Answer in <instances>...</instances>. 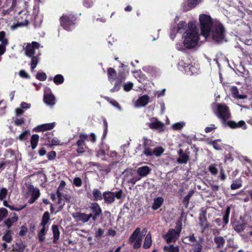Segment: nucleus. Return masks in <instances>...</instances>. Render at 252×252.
I'll use <instances>...</instances> for the list:
<instances>
[{
    "instance_id": "nucleus-1",
    "label": "nucleus",
    "mask_w": 252,
    "mask_h": 252,
    "mask_svg": "<svg viewBox=\"0 0 252 252\" xmlns=\"http://www.w3.org/2000/svg\"><path fill=\"white\" fill-rule=\"evenodd\" d=\"M183 38L186 48L190 49L197 45L199 33L195 22L191 21L189 23L188 28L183 35Z\"/></svg>"
},
{
    "instance_id": "nucleus-2",
    "label": "nucleus",
    "mask_w": 252,
    "mask_h": 252,
    "mask_svg": "<svg viewBox=\"0 0 252 252\" xmlns=\"http://www.w3.org/2000/svg\"><path fill=\"white\" fill-rule=\"evenodd\" d=\"M208 32V35L204 36L205 38L212 39L218 43L226 41L225 29L223 25L219 22H214V24Z\"/></svg>"
},
{
    "instance_id": "nucleus-3",
    "label": "nucleus",
    "mask_w": 252,
    "mask_h": 252,
    "mask_svg": "<svg viewBox=\"0 0 252 252\" xmlns=\"http://www.w3.org/2000/svg\"><path fill=\"white\" fill-rule=\"evenodd\" d=\"M199 21L201 34L203 36H206L209 34L208 31L211 28L214 22L210 15L204 14L199 15Z\"/></svg>"
},
{
    "instance_id": "nucleus-4",
    "label": "nucleus",
    "mask_w": 252,
    "mask_h": 252,
    "mask_svg": "<svg viewBox=\"0 0 252 252\" xmlns=\"http://www.w3.org/2000/svg\"><path fill=\"white\" fill-rule=\"evenodd\" d=\"M215 113L219 118L221 119L222 125L226 126L227 123L226 120L231 116L228 107L225 104H218Z\"/></svg>"
},
{
    "instance_id": "nucleus-5",
    "label": "nucleus",
    "mask_w": 252,
    "mask_h": 252,
    "mask_svg": "<svg viewBox=\"0 0 252 252\" xmlns=\"http://www.w3.org/2000/svg\"><path fill=\"white\" fill-rule=\"evenodd\" d=\"M75 18L72 14H64L60 18L61 26L65 30L71 31L74 28Z\"/></svg>"
},
{
    "instance_id": "nucleus-6",
    "label": "nucleus",
    "mask_w": 252,
    "mask_h": 252,
    "mask_svg": "<svg viewBox=\"0 0 252 252\" xmlns=\"http://www.w3.org/2000/svg\"><path fill=\"white\" fill-rule=\"evenodd\" d=\"M182 229V224L181 223H178L176 228L169 229L167 233L163 236V238L167 243L175 242L180 236Z\"/></svg>"
},
{
    "instance_id": "nucleus-7",
    "label": "nucleus",
    "mask_w": 252,
    "mask_h": 252,
    "mask_svg": "<svg viewBox=\"0 0 252 252\" xmlns=\"http://www.w3.org/2000/svg\"><path fill=\"white\" fill-rule=\"evenodd\" d=\"M140 232V228H136L129 238V243L133 245L134 249H138L141 246L142 239Z\"/></svg>"
},
{
    "instance_id": "nucleus-8",
    "label": "nucleus",
    "mask_w": 252,
    "mask_h": 252,
    "mask_svg": "<svg viewBox=\"0 0 252 252\" xmlns=\"http://www.w3.org/2000/svg\"><path fill=\"white\" fill-rule=\"evenodd\" d=\"M28 191L27 194L30 196L28 203L32 204L39 197L40 195V191L38 189L31 185L28 187Z\"/></svg>"
},
{
    "instance_id": "nucleus-9",
    "label": "nucleus",
    "mask_w": 252,
    "mask_h": 252,
    "mask_svg": "<svg viewBox=\"0 0 252 252\" xmlns=\"http://www.w3.org/2000/svg\"><path fill=\"white\" fill-rule=\"evenodd\" d=\"M141 178L134 172L132 171H126L124 178V182L133 186Z\"/></svg>"
},
{
    "instance_id": "nucleus-10",
    "label": "nucleus",
    "mask_w": 252,
    "mask_h": 252,
    "mask_svg": "<svg viewBox=\"0 0 252 252\" xmlns=\"http://www.w3.org/2000/svg\"><path fill=\"white\" fill-rule=\"evenodd\" d=\"M122 191L121 190L115 192L110 191L104 192L103 194V197L105 202L111 203L115 200V198L119 199L121 197Z\"/></svg>"
},
{
    "instance_id": "nucleus-11",
    "label": "nucleus",
    "mask_w": 252,
    "mask_h": 252,
    "mask_svg": "<svg viewBox=\"0 0 252 252\" xmlns=\"http://www.w3.org/2000/svg\"><path fill=\"white\" fill-rule=\"evenodd\" d=\"M40 44L35 41L32 43H27L25 48L26 55L29 57H32L35 54L36 50H38Z\"/></svg>"
},
{
    "instance_id": "nucleus-12",
    "label": "nucleus",
    "mask_w": 252,
    "mask_h": 252,
    "mask_svg": "<svg viewBox=\"0 0 252 252\" xmlns=\"http://www.w3.org/2000/svg\"><path fill=\"white\" fill-rule=\"evenodd\" d=\"M151 122L148 124L151 129L157 130L160 132L163 131L164 125L157 118H152L151 119Z\"/></svg>"
},
{
    "instance_id": "nucleus-13",
    "label": "nucleus",
    "mask_w": 252,
    "mask_h": 252,
    "mask_svg": "<svg viewBox=\"0 0 252 252\" xmlns=\"http://www.w3.org/2000/svg\"><path fill=\"white\" fill-rule=\"evenodd\" d=\"M50 92L51 90L48 88H47L45 90L44 101L47 105H53L56 103L55 98Z\"/></svg>"
},
{
    "instance_id": "nucleus-14",
    "label": "nucleus",
    "mask_w": 252,
    "mask_h": 252,
    "mask_svg": "<svg viewBox=\"0 0 252 252\" xmlns=\"http://www.w3.org/2000/svg\"><path fill=\"white\" fill-rule=\"evenodd\" d=\"M202 1V0H184L183 8L185 10L188 11L195 8Z\"/></svg>"
},
{
    "instance_id": "nucleus-15",
    "label": "nucleus",
    "mask_w": 252,
    "mask_h": 252,
    "mask_svg": "<svg viewBox=\"0 0 252 252\" xmlns=\"http://www.w3.org/2000/svg\"><path fill=\"white\" fill-rule=\"evenodd\" d=\"M20 13L24 14V17H22L24 19V21H18L16 24L12 25L11 29L13 30H15L19 27L27 26L29 23V18L28 15L27 14V11H22Z\"/></svg>"
},
{
    "instance_id": "nucleus-16",
    "label": "nucleus",
    "mask_w": 252,
    "mask_h": 252,
    "mask_svg": "<svg viewBox=\"0 0 252 252\" xmlns=\"http://www.w3.org/2000/svg\"><path fill=\"white\" fill-rule=\"evenodd\" d=\"M55 125L56 123L55 122L38 125L33 128V131L39 132L45 130H51L55 126Z\"/></svg>"
},
{
    "instance_id": "nucleus-17",
    "label": "nucleus",
    "mask_w": 252,
    "mask_h": 252,
    "mask_svg": "<svg viewBox=\"0 0 252 252\" xmlns=\"http://www.w3.org/2000/svg\"><path fill=\"white\" fill-rule=\"evenodd\" d=\"M90 208L93 213L92 218H93L94 220H95L97 217L101 213V209L97 203H92Z\"/></svg>"
},
{
    "instance_id": "nucleus-18",
    "label": "nucleus",
    "mask_w": 252,
    "mask_h": 252,
    "mask_svg": "<svg viewBox=\"0 0 252 252\" xmlns=\"http://www.w3.org/2000/svg\"><path fill=\"white\" fill-rule=\"evenodd\" d=\"M150 97L147 95H143L138 98L135 103L136 107H141L146 106L149 102Z\"/></svg>"
},
{
    "instance_id": "nucleus-19",
    "label": "nucleus",
    "mask_w": 252,
    "mask_h": 252,
    "mask_svg": "<svg viewBox=\"0 0 252 252\" xmlns=\"http://www.w3.org/2000/svg\"><path fill=\"white\" fill-rule=\"evenodd\" d=\"M87 135L86 134H81L80 135V139L77 142L78 148L77 151L79 153H82L84 152V145L85 140L87 139Z\"/></svg>"
},
{
    "instance_id": "nucleus-20",
    "label": "nucleus",
    "mask_w": 252,
    "mask_h": 252,
    "mask_svg": "<svg viewBox=\"0 0 252 252\" xmlns=\"http://www.w3.org/2000/svg\"><path fill=\"white\" fill-rule=\"evenodd\" d=\"M31 107L30 103H28L25 102H22L20 104V107L17 108L15 109V114L17 117L19 115H22L25 110L30 109Z\"/></svg>"
},
{
    "instance_id": "nucleus-21",
    "label": "nucleus",
    "mask_w": 252,
    "mask_h": 252,
    "mask_svg": "<svg viewBox=\"0 0 252 252\" xmlns=\"http://www.w3.org/2000/svg\"><path fill=\"white\" fill-rule=\"evenodd\" d=\"M151 169L148 166L140 167L137 169L138 176L141 178L147 176L151 172Z\"/></svg>"
},
{
    "instance_id": "nucleus-22",
    "label": "nucleus",
    "mask_w": 252,
    "mask_h": 252,
    "mask_svg": "<svg viewBox=\"0 0 252 252\" xmlns=\"http://www.w3.org/2000/svg\"><path fill=\"white\" fill-rule=\"evenodd\" d=\"M179 155L177 159V162L180 163H186L189 159V155L188 153H184L182 149H180L178 151Z\"/></svg>"
},
{
    "instance_id": "nucleus-23",
    "label": "nucleus",
    "mask_w": 252,
    "mask_h": 252,
    "mask_svg": "<svg viewBox=\"0 0 252 252\" xmlns=\"http://www.w3.org/2000/svg\"><path fill=\"white\" fill-rule=\"evenodd\" d=\"M226 126H228L231 128H235L238 127H243L244 129L246 128V125L244 121H240L236 123L233 121H228L227 123Z\"/></svg>"
},
{
    "instance_id": "nucleus-24",
    "label": "nucleus",
    "mask_w": 252,
    "mask_h": 252,
    "mask_svg": "<svg viewBox=\"0 0 252 252\" xmlns=\"http://www.w3.org/2000/svg\"><path fill=\"white\" fill-rule=\"evenodd\" d=\"M126 78V76L120 73L119 74L118 80L116 81L114 87L110 90L111 92H115L118 91L121 88V84L122 82Z\"/></svg>"
},
{
    "instance_id": "nucleus-25",
    "label": "nucleus",
    "mask_w": 252,
    "mask_h": 252,
    "mask_svg": "<svg viewBox=\"0 0 252 252\" xmlns=\"http://www.w3.org/2000/svg\"><path fill=\"white\" fill-rule=\"evenodd\" d=\"M188 62L186 63L187 64V69H186V73L188 75H192L193 74L198 73V68L197 67H195L192 65L190 64V61H187Z\"/></svg>"
},
{
    "instance_id": "nucleus-26",
    "label": "nucleus",
    "mask_w": 252,
    "mask_h": 252,
    "mask_svg": "<svg viewBox=\"0 0 252 252\" xmlns=\"http://www.w3.org/2000/svg\"><path fill=\"white\" fill-rule=\"evenodd\" d=\"M93 217V214H90L89 215H87L84 213H77L75 216V218H76L79 220H80L83 222H87L91 218Z\"/></svg>"
},
{
    "instance_id": "nucleus-27",
    "label": "nucleus",
    "mask_w": 252,
    "mask_h": 252,
    "mask_svg": "<svg viewBox=\"0 0 252 252\" xmlns=\"http://www.w3.org/2000/svg\"><path fill=\"white\" fill-rule=\"evenodd\" d=\"M65 182L64 181H61L60 182V184L57 189V194L59 199V204L62 203V193L61 192V191L63 190V189L64 188V187L65 186Z\"/></svg>"
},
{
    "instance_id": "nucleus-28",
    "label": "nucleus",
    "mask_w": 252,
    "mask_h": 252,
    "mask_svg": "<svg viewBox=\"0 0 252 252\" xmlns=\"http://www.w3.org/2000/svg\"><path fill=\"white\" fill-rule=\"evenodd\" d=\"M232 96L237 99H245L247 98L245 94H239V92L236 87L233 86L230 89Z\"/></svg>"
},
{
    "instance_id": "nucleus-29",
    "label": "nucleus",
    "mask_w": 252,
    "mask_h": 252,
    "mask_svg": "<svg viewBox=\"0 0 252 252\" xmlns=\"http://www.w3.org/2000/svg\"><path fill=\"white\" fill-rule=\"evenodd\" d=\"M108 78L111 82H113L116 78L117 73L115 70L112 67H109L107 70Z\"/></svg>"
},
{
    "instance_id": "nucleus-30",
    "label": "nucleus",
    "mask_w": 252,
    "mask_h": 252,
    "mask_svg": "<svg viewBox=\"0 0 252 252\" xmlns=\"http://www.w3.org/2000/svg\"><path fill=\"white\" fill-rule=\"evenodd\" d=\"M163 202V198L161 197H158L154 199L152 206V209L154 210L158 209Z\"/></svg>"
},
{
    "instance_id": "nucleus-31",
    "label": "nucleus",
    "mask_w": 252,
    "mask_h": 252,
    "mask_svg": "<svg viewBox=\"0 0 252 252\" xmlns=\"http://www.w3.org/2000/svg\"><path fill=\"white\" fill-rule=\"evenodd\" d=\"M53 234V242L56 243L59 240L60 232L57 225H53L52 227Z\"/></svg>"
},
{
    "instance_id": "nucleus-32",
    "label": "nucleus",
    "mask_w": 252,
    "mask_h": 252,
    "mask_svg": "<svg viewBox=\"0 0 252 252\" xmlns=\"http://www.w3.org/2000/svg\"><path fill=\"white\" fill-rule=\"evenodd\" d=\"M186 123L181 121L173 124L171 126V128L174 130H180L185 126Z\"/></svg>"
},
{
    "instance_id": "nucleus-33",
    "label": "nucleus",
    "mask_w": 252,
    "mask_h": 252,
    "mask_svg": "<svg viewBox=\"0 0 252 252\" xmlns=\"http://www.w3.org/2000/svg\"><path fill=\"white\" fill-rule=\"evenodd\" d=\"M133 74L134 77L136 78L139 82H141L145 79V75L140 70L133 71Z\"/></svg>"
},
{
    "instance_id": "nucleus-34",
    "label": "nucleus",
    "mask_w": 252,
    "mask_h": 252,
    "mask_svg": "<svg viewBox=\"0 0 252 252\" xmlns=\"http://www.w3.org/2000/svg\"><path fill=\"white\" fill-rule=\"evenodd\" d=\"M39 137L37 134H33L32 136L31 139V146L32 149H34L38 144Z\"/></svg>"
},
{
    "instance_id": "nucleus-35",
    "label": "nucleus",
    "mask_w": 252,
    "mask_h": 252,
    "mask_svg": "<svg viewBox=\"0 0 252 252\" xmlns=\"http://www.w3.org/2000/svg\"><path fill=\"white\" fill-rule=\"evenodd\" d=\"M92 193L94 196V200L95 201L100 200L102 199V195L101 191L97 189H94Z\"/></svg>"
},
{
    "instance_id": "nucleus-36",
    "label": "nucleus",
    "mask_w": 252,
    "mask_h": 252,
    "mask_svg": "<svg viewBox=\"0 0 252 252\" xmlns=\"http://www.w3.org/2000/svg\"><path fill=\"white\" fill-rule=\"evenodd\" d=\"M48 229V227H42L40 231L38 232V236L40 242H43L45 240V235Z\"/></svg>"
},
{
    "instance_id": "nucleus-37",
    "label": "nucleus",
    "mask_w": 252,
    "mask_h": 252,
    "mask_svg": "<svg viewBox=\"0 0 252 252\" xmlns=\"http://www.w3.org/2000/svg\"><path fill=\"white\" fill-rule=\"evenodd\" d=\"M2 240L6 243H10L12 240V233L9 230H6L5 233L2 236Z\"/></svg>"
},
{
    "instance_id": "nucleus-38",
    "label": "nucleus",
    "mask_w": 252,
    "mask_h": 252,
    "mask_svg": "<svg viewBox=\"0 0 252 252\" xmlns=\"http://www.w3.org/2000/svg\"><path fill=\"white\" fill-rule=\"evenodd\" d=\"M214 242L217 245V247L221 248L223 246L225 243V240L222 237L218 236L215 237Z\"/></svg>"
},
{
    "instance_id": "nucleus-39",
    "label": "nucleus",
    "mask_w": 252,
    "mask_h": 252,
    "mask_svg": "<svg viewBox=\"0 0 252 252\" xmlns=\"http://www.w3.org/2000/svg\"><path fill=\"white\" fill-rule=\"evenodd\" d=\"M151 244H152L151 235L150 233H148L147 234V235L145 238L143 247L145 249H148L151 246Z\"/></svg>"
},
{
    "instance_id": "nucleus-40",
    "label": "nucleus",
    "mask_w": 252,
    "mask_h": 252,
    "mask_svg": "<svg viewBox=\"0 0 252 252\" xmlns=\"http://www.w3.org/2000/svg\"><path fill=\"white\" fill-rule=\"evenodd\" d=\"M164 251L165 252H179V248L178 246H174L171 245L164 247Z\"/></svg>"
},
{
    "instance_id": "nucleus-41",
    "label": "nucleus",
    "mask_w": 252,
    "mask_h": 252,
    "mask_svg": "<svg viewBox=\"0 0 252 252\" xmlns=\"http://www.w3.org/2000/svg\"><path fill=\"white\" fill-rule=\"evenodd\" d=\"M199 224L203 228L205 229L208 227L204 215H201L199 218Z\"/></svg>"
},
{
    "instance_id": "nucleus-42",
    "label": "nucleus",
    "mask_w": 252,
    "mask_h": 252,
    "mask_svg": "<svg viewBox=\"0 0 252 252\" xmlns=\"http://www.w3.org/2000/svg\"><path fill=\"white\" fill-rule=\"evenodd\" d=\"M105 98L114 107L117 108L119 111H122L121 107L116 100L108 97H105Z\"/></svg>"
},
{
    "instance_id": "nucleus-43",
    "label": "nucleus",
    "mask_w": 252,
    "mask_h": 252,
    "mask_svg": "<svg viewBox=\"0 0 252 252\" xmlns=\"http://www.w3.org/2000/svg\"><path fill=\"white\" fill-rule=\"evenodd\" d=\"M54 82L56 85H60L63 83L64 81V77L61 74L56 75L53 79Z\"/></svg>"
},
{
    "instance_id": "nucleus-44",
    "label": "nucleus",
    "mask_w": 252,
    "mask_h": 252,
    "mask_svg": "<svg viewBox=\"0 0 252 252\" xmlns=\"http://www.w3.org/2000/svg\"><path fill=\"white\" fill-rule=\"evenodd\" d=\"M211 144L213 145L214 149L217 150H220L222 148V143L220 139H217L216 140L211 142Z\"/></svg>"
},
{
    "instance_id": "nucleus-45",
    "label": "nucleus",
    "mask_w": 252,
    "mask_h": 252,
    "mask_svg": "<svg viewBox=\"0 0 252 252\" xmlns=\"http://www.w3.org/2000/svg\"><path fill=\"white\" fill-rule=\"evenodd\" d=\"M189 61L188 59L185 60H181L178 63V68L182 71H184L186 73V69H187V64L186 63Z\"/></svg>"
},
{
    "instance_id": "nucleus-46",
    "label": "nucleus",
    "mask_w": 252,
    "mask_h": 252,
    "mask_svg": "<svg viewBox=\"0 0 252 252\" xmlns=\"http://www.w3.org/2000/svg\"><path fill=\"white\" fill-rule=\"evenodd\" d=\"M31 58V68L33 70L38 63L39 59L37 56H33Z\"/></svg>"
},
{
    "instance_id": "nucleus-47",
    "label": "nucleus",
    "mask_w": 252,
    "mask_h": 252,
    "mask_svg": "<svg viewBox=\"0 0 252 252\" xmlns=\"http://www.w3.org/2000/svg\"><path fill=\"white\" fill-rule=\"evenodd\" d=\"M6 33L4 31L0 32V42L4 45L8 44V40L5 37Z\"/></svg>"
},
{
    "instance_id": "nucleus-48",
    "label": "nucleus",
    "mask_w": 252,
    "mask_h": 252,
    "mask_svg": "<svg viewBox=\"0 0 252 252\" xmlns=\"http://www.w3.org/2000/svg\"><path fill=\"white\" fill-rule=\"evenodd\" d=\"M187 26V23L184 21H180L177 25V31L179 32H182Z\"/></svg>"
},
{
    "instance_id": "nucleus-49",
    "label": "nucleus",
    "mask_w": 252,
    "mask_h": 252,
    "mask_svg": "<svg viewBox=\"0 0 252 252\" xmlns=\"http://www.w3.org/2000/svg\"><path fill=\"white\" fill-rule=\"evenodd\" d=\"M164 152V149L161 147H158L153 150V156H160Z\"/></svg>"
},
{
    "instance_id": "nucleus-50",
    "label": "nucleus",
    "mask_w": 252,
    "mask_h": 252,
    "mask_svg": "<svg viewBox=\"0 0 252 252\" xmlns=\"http://www.w3.org/2000/svg\"><path fill=\"white\" fill-rule=\"evenodd\" d=\"M234 228L238 232H242L245 229V224L242 223H234Z\"/></svg>"
},
{
    "instance_id": "nucleus-51",
    "label": "nucleus",
    "mask_w": 252,
    "mask_h": 252,
    "mask_svg": "<svg viewBox=\"0 0 252 252\" xmlns=\"http://www.w3.org/2000/svg\"><path fill=\"white\" fill-rule=\"evenodd\" d=\"M30 131L28 130H25L22 132V133L19 136L18 138L20 141H23L26 139V138L30 135Z\"/></svg>"
},
{
    "instance_id": "nucleus-52",
    "label": "nucleus",
    "mask_w": 252,
    "mask_h": 252,
    "mask_svg": "<svg viewBox=\"0 0 252 252\" xmlns=\"http://www.w3.org/2000/svg\"><path fill=\"white\" fill-rule=\"evenodd\" d=\"M209 171L211 173L212 175H216L218 172L216 164H211L209 167Z\"/></svg>"
},
{
    "instance_id": "nucleus-53",
    "label": "nucleus",
    "mask_w": 252,
    "mask_h": 252,
    "mask_svg": "<svg viewBox=\"0 0 252 252\" xmlns=\"http://www.w3.org/2000/svg\"><path fill=\"white\" fill-rule=\"evenodd\" d=\"M146 144V142H145ZM153 150L147 147L146 144H145V148L144 151V153L146 156H153Z\"/></svg>"
},
{
    "instance_id": "nucleus-54",
    "label": "nucleus",
    "mask_w": 252,
    "mask_h": 252,
    "mask_svg": "<svg viewBox=\"0 0 252 252\" xmlns=\"http://www.w3.org/2000/svg\"><path fill=\"white\" fill-rule=\"evenodd\" d=\"M7 194V190L5 188H2L0 190V200L4 199Z\"/></svg>"
},
{
    "instance_id": "nucleus-55",
    "label": "nucleus",
    "mask_w": 252,
    "mask_h": 252,
    "mask_svg": "<svg viewBox=\"0 0 252 252\" xmlns=\"http://www.w3.org/2000/svg\"><path fill=\"white\" fill-rule=\"evenodd\" d=\"M36 78L40 81H45L47 78V76L44 72H38L36 74Z\"/></svg>"
},
{
    "instance_id": "nucleus-56",
    "label": "nucleus",
    "mask_w": 252,
    "mask_h": 252,
    "mask_svg": "<svg viewBox=\"0 0 252 252\" xmlns=\"http://www.w3.org/2000/svg\"><path fill=\"white\" fill-rule=\"evenodd\" d=\"M193 251L194 252H201L202 246L200 243H196L193 244Z\"/></svg>"
},
{
    "instance_id": "nucleus-57",
    "label": "nucleus",
    "mask_w": 252,
    "mask_h": 252,
    "mask_svg": "<svg viewBox=\"0 0 252 252\" xmlns=\"http://www.w3.org/2000/svg\"><path fill=\"white\" fill-rule=\"evenodd\" d=\"M242 186L241 181H235L231 185V189H236L240 188Z\"/></svg>"
},
{
    "instance_id": "nucleus-58",
    "label": "nucleus",
    "mask_w": 252,
    "mask_h": 252,
    "mask_svg": "<svg viewBox=\"0 0 252 252\" xmlns=\"http://www.w3.org/2000/svg\"><path fill=\"white\" fill-rule=\"evenodd\" d=\"M133 87V84L132 83H131L130 82H128L126 83H125L123 86L124 90L126 92L129 91Z\"/></svg>"
},
{
    "instance_id": "nucleus-59",
    "label": "nucleus",
    "mask_w": 252,
    "mask_h": 252,
    "mask_svg": "<svg viewBox=\"0 0 252 252\" xmlns=\"http://www.w3.org/2000/svg\"><path fill=\"white\" fill-rule=\"evenodd\" d=\"M24 119L23 118L17 117L14 121V125L17 126L22 125L24 123Z\"/></svg>"
},
{
    "instance_id": "nucleus-60",
    "label": "nucleus",
    "mask_w": 252,
    "mask_h": 252,
    "mask_svg": "<svg viewBox=\"0 0 252 252\" xmlns=\"http://www.w3.org/2000/svg\"><path fill=\"white\" fill-rule=\"evenodd\" d=\"M7 215V211L5 208L0 209V221H1Z\"/></svg>"
},
{
    "instance_id": "nucleus-61",
    "label": "nucleus",
    "mask_w": 252,
    "mask_h": 252,
    "mask_svg": "<svg viewBox=\"0 0 252 252\" xmlns=\"http://www.w3.org/2000/svg\"><path fill=\"white\" fill-rule=\"evenodd\" d=\"M73 183V184L77 187H81L82 184L81 179L79 177L75 178Z\"/></svg>"
},
{
    "instance_id": "nucleus-62",
    "label": "nucleus",
    "mask_w": 252,
    "mask_h": 252,
    "mask_svg": "<svg viewBox=\"0 0 252 252\" xmlns=\"http://www.w3.org/2000/svg\"><path fill=\"white\" fill-rule=\"evenodd\" d=\"M94 0H84L83 4L87 8L91 7L94 3Z\"/></svg>"
},
{
    "instance_id": "nucleus-63",
    "label": "nucleus",
    "mask_w": 252,
    "mask_h": 252,
    "mask_svg": "<svg viewBox=\"0 0 252 252\" xmlns=\"http://www.w3.org/2000/svg\"><path fill=\"white\" fill-rule=\"evenodd\" d=\"M216 128H217V127L215 126V125L211 124L209 126H207L205 128V131L206 133H209Z\"/></svg>"
},
{
    "instance_id": "nucleus-64",
    "label": "nucleus",
    "mask_w": 252,
    "mask_h": 252,
    "mask_svg": "<svg viewBox=\"0 0 252 252\" xmlns=\"http://www.w3.org/2000/svg\"><path fill=\"white\" fill-rule=\"evenodd\" d=\"M25 246L22 243L16 244V249L19 252H23L24 251Z\"/></svg>"
}]
</instances>
